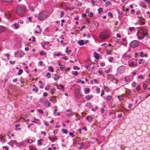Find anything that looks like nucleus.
<instances>
[{
	"mask_svg": "<svg viewBox=\"0 0 150 150\" xmlns=\"http://www.w3.org/2000/svg\"><path fill=\"white\" fill-rule=\"evenodd\" d=\"M147 31L148 30L145 28L140 27V30H138L136 34L138 39L140 40H142L145 36H148Z\"/></svg>",
	"mask_w": 150,
	"mask_h": 150,
	"instance_id": "1",
	"label": "nucleus"
},
{
	"mask_svg": "<svg viewBox=\"0 0 150 150\" xmlns=\"http://www.w3.org/2000/svg\"><path fill=\"white\" fill-rule=\"evenodd\" d=\"M26 8L24 5H18L17 6L16 13L21 17L24 16L25 12L26 11Z\"/></svg>",
	"mask_w": 150,
	"mask_h": 150,
	"instance_id": "2",
	"label": "nucleus"
},
{
	"mask_svg": "<svg viewBox=\"0 0 150 150\" xmlns=\"http://www.w3.org/2000/svg\"><path fill=\"white\" fill-rule=\"evenodd\" d=\"M47 17L48 15L47 12L46 11H42L39 14L38 18L39 20L43 21Z\"/></svg>",
	"mask_w": 150,
	"mask_h": 150,
	"instance_id": "3",
	"label": "nucleus"
},
{
	"mask_svg": "<svg viewBox=\"0 0 150 150\" xmlns=\"http://www.w3.org/2000/svg\"><path fill=\"white\" fill-rule=\"evenodd\" d=\"M109 31L106 30H104L100 33L99 37L103 39H105L109 37Z\"/></svg>",
	"mask_w": 150,
	"mask_h": 150,
	"instance_id": "4",
	"label": "nucleus"
},
{
	"mask_svg": "<svg viewBox=\"0 0 150 150\" xmlns=\"http://www.w3.org/2000/svg\"><path fill=\"white\" fill-rule=\"evenodd\" d=\"M139 45V42L137 40H134L132 41L129 44L130 46L132 48H136Z\"/></svg>",
	"mask_w": 150,
	"mask_h": 150,
	"instance_id": "5",
	"label": "nucleus"
},
{
	"mask_svg": "<svg viewBox=\"0 0 150 150\" xmlns=\"http://www.w3.org/2000/svg\"><path fill=\"white\" fill-rule=\"evenodd\" d=\"M126 68L124 66H121L119 67L117 70V72L118 73H123L125 70Z\"/></svg>",
	"mask_w": 150,
	"mask_h": 150,
	"instance_id": "6",
	"label": "nucleus"
},
{
	"mask_svg": "<svg viewBox=\"0 0 150 150\" xmlns=\"http://www.w3.org/2000/svg\"><path fill=\"white\" fill-rule=\"evenodd\" d=\"M16 54L17 55L18 57L21 58L24 55V54L23 52L21 50H19L15 52L14 55Z\"/></svg>",
	"mask_w": 150,
	"mask_h": 150,
	"instance_id": "7",
	"label": "nucleus"
},
{
	"mask_svg": "<svg viewBox=\"0 0 150 150\" xmlns=\"http://www.w3.org/2000/svg\"><path fill=\"white\" fill-rule=\"evenodd\" d=\"M56 97L53 96L50 97V101L52 103H55L56 102Z\"/></svg>",
	"mask_w": 150,
	"mask_h": 150,
	"instance_id": "8",
	"label": "nucleus"
},
{
	"mask_svg": "<svg viewBox=\"0 0 150 150\" xmlns=\"http://www.w3.org/2000/svg\"><path fill=\"white\" fill-rule=\"evenodd\" d=\"M93 119V117L92 115L87 116L86 117V120H88V122H91Z\"/></svg>",
	"mask_w": 150,
	"mask_h": 150,
	"instance_id": "9",
	"label": "nucleus"
},
{
	"mask_svg": "<svg viewBox=\"0 0 150 150\" xmlns=\"http://www.w3.org/2000/svg\"><path fill=\"white\" fill-rule=\"evenodd\" d=\"M139 20L140 21L139 24L140 25H143L144 24V19L142 17H139Z\"/></svg>",
	"mask_w": 150,
	"mask_h": 150,
	"instance_id": "10",
	"label": "nucleus"
},
{
	"mask_svg": "<svg viewBox=\"0 0 150 150\" xmlns=\"http://www.w3.org/2000/svg\"><path fill=\"white\" fill-rule=\"evenodd\" d=\"M6 29L5 27L1 26H0V34L4 32Z\"/></svg>",
	"mask_w": 150,
	"mask_h": 150,
	"instance_id": "11",
	"label": "nucleus"
},
{
	"mask_svg": "<svg viewBox=\"0 0 150 150\" xmlns=\"http://www.w3.org/2000/svg\"><path fill=\"white\" fill-rule=\"evenodd\" d=\"M49 139L52 142H54L55 140H57L58 139V137L57 136H55L53 137H48Z\"/></svg>",
	"mask_w": 150,
	"mask_h": 150,
	"instance_id": "12",
	"label": "nucleus"
},
{
	"mask_svg": "<svg viewBox=\"0 0 150 150\" xmlns=\"http://www.w3.org/2000/svg\"><path fill=\"white\" fill-rule=\"evenodd\" d=\"M140 57H147L148 56V55L146 54H144L143 52H141L140 53Z\"/></svg>",
	"mask_w": 150,
	"mask_h": 150,
	"instance_id": "13",
	"label": "nucleus"
},
{
	"mask_svg": "<svg viewBox=\"0 0 150 150\" xmlns=\"http://www.w3.org/2000/svg\"><path fill=\"white\" fill-rule=\"evenodd\" d=\"M88 67L89 69V71H90L91 70H93L94 69V67L93 66H91V64H90L88 65Z\"/></svg>",
	"mask_w": 150,
	"mask_h": 150,
	"instance_id": "14",
	"label": "nucleus"
},
{
	"mask_svg": "<svg viewBox=\"0 0 150 150\" xmlns=\"http://www.w3.org/2000/svg\"><path fill=\"white\" fill-rule=\"evenodd\" d=\"M112 81L113 83H115L117 84L119 81V80L115 78L114 77H113L112 79Z\"/></svg>",
	"mask_w": 150,
	"mask_h": 150,
	"instance_id": "15",
	"label": "nucleus"
},
{
	"mask_svg": "<svg viewBox=\"0 0 150 150\" xmlns=\"http://www.w3.org/2000/svg\"><path fill=\"white\" fill-rule=\"evenodd\" d=\"M94 55L95 58L96 59H99V54L96 53V52H95L94 53Z\"/></svg>",
	"mask_w": 150,
	"mask_h": 150,
	"instance_id": "16",
	"label": "nucleus"
},
{
	"mask_svg": "<svg viewBox=\"0 0 150 150\" xmlns=\"http://www.w3.org/2000/svg\"><path fill=\"white\" fill-rule=\"evenodd\" d=\"M118 98L119 101L120 102H121L124 99V97L122 95L119 96H118Z\"/></svg>",
	"mask_w": 150,
	"mask_h": 150,
	"instance_id": "17",
	"label": "nucleus"
},
{
	"mask_svg": "<svg viewBox=\"0 0 150 150\" xmlns=\"http://www.w3.org/2000/svg\"><path fill=\"white\" fill-rule=\"evenodd\" d=\"M13 25L14 28L16 29H18L19 28V25L18 23H15L13 24Z\"/></svg>",
	"mask_w": 150,
	"mask_h": 150,
	"instance_id": "18",
	"label": "nucleus"
},
{
	"mask_svg": "<svg viewBox=\"0 0 150 150\" xmlns=\"http://www.w3.org/2000/svg\"><path fill=\"white\" fill-rule=\"evenodd\" d=\"M68 48L67 47L66 48V50L65 52L67 53L68 54H69L71 52V50H68Z\"/></svg>",
	"mask_w": 150,
	"mask_h": 150,
	"instance_id": "19",
	"label": "nucleus"
},
{
	"mask_svg": "<svg viewBox=\"0 0 150 150\" xmlns=\"http://www.w3.org/2000/svg\"><path fill=\"white\" fill-rule=\"evenodd\" d=\"M47 104V107H50L51 105V103L50 102H49L47 100H46V101H45V106H46V104Z\"/></svg>",
	"mask_w": 150,
	"mask_h": 150,
	"instance_id": "20",
	"label": "nucleus"
},
{
	"mask_svg": "<svg viewBox=\"0 0 150 150\" xmlns=\"http://www.w3.org/2000/svg\"><path fill=\"white\" fill-rule=\"evenodd\" d=\"M78 44L81 46L83 45L84 44V41L83 40H81L80 41H79L78 42Z\"/></svg>",
	"mask_w": 150,
	"mask_h": 150,
	"instance_id": "21",
	"label": "nucleus"
},
{
	"mask_svg": "<svg viewBox=\"0 0 150 150\" xmlns=\"http://www.w3.org/2000/svg\"><path fill=\"white\" fill-rule=\"evenodd\" d=\"M46 100L47 99L44 98H42L40 99V101L42 103H45V101H46Z\"/></svg>",
	"mask_w": 150,
	"mask_h": 150,
	"instance_id": "22",
	"label": "nucleus"
},
{
	"mask_svg": "<svg viewBox=\"0 0 150 150\" xmlns=\"http://www.w3.org/2000/svg\"><path fill=\"white\" fill-rule=\"evenodd\" d=\"M39 54L40 55H46V53L44 51H41L40 53Z\"/></svg>",
	"mask_w": 150,
	"mask_h": 150,
	"instance_id": "23",
	"label": "nucleus"
},
{
	"mask_svg": "<svg viewBox=\"0 0 150 150\" xmlns=\"http://www.w3.org/2000/svg\"><path fill=\"white\" fill-rule=\"evenodd\" d=\"M55 76L56 77L54 78V79L56 81L58 79L60 78V76L59 75H57L56 74H55Z\"/></svg>",
	"mask_w": 150,
	"mask_h": 150,
	"instance_id": "24",
	"label": "nucleus"
},
{
	"mask_svg": "<svg viewBox=\"0 0 150 150\" xmlns=\"http://www.w3.org/2000/svg\"><path fill=\"white\" fill-rule=\"evenodd\" d=\"M43 45H47V46H51V44L50 45V43L48 42H43Z\"/></svg>",
	"mask_w": 150,
	"mask_h": 150,
	"instance_id": "25",
	"label": "nucleus"
},
{
	"mask_svg": "<svg viewBox=\"0 0 150 150\" xmlns=\"http://www.w3.org/2000/svg\"><path fill=\"white\" fill-rule=\"evenodd\" d=\"M125 93L127 95L129 96L131 93V91L127 89Z\"/></svg>",
	"mask_w": 150,
	"mask_h": 150,
	"instance_id": "26",
	"label": "nucleus"
},
{
	"mask_svg": "<svg viewBox=\"0 0 150 150\" xmlns=\"http://www.w3.org/2000/svg\"><path fill=\"white\" fill-rule=\"evenodd\" d=\"M86 106L88 107L89 109L91 108L92 107V105L90 103H87L86 104Z\"/></svg>",
	"mask_w": 150,
	"mask_h": 150,
	"instance_id": "27",
	"label": "nucleus"
},
{
	"mask_svg": "<svg viewBox=\"0 0 150 150\" xmlns=\"http://www.w3.org/2000/svg\"><path fill=\"white\" fill-rule=\"evenodd\" d=\"M5 15L6 16V17L8 19H9L11 17V14L8 13H5Z\"/></svg>",
	"mask_w": 150,
	"mask_h": 150,
	"instance_id": "28",
	"label": "nucleus"
},
{
	"mask_svg": "<svg viewBox=\"0 0 150 150\" xmlns=\"http://www.w3.org/2000/svg\"><path fill=\"white\" fill-rule=\"evenodd\" d=\"M48 70L49 71H51L52 72H54V70L52 67L50 66L48 67Z\"/></svg>",
	"mask_w": 150,
	"mask_h": 150,
	"instance_id": "29",
	"label": "nucleus"
},
{
	"mask_svg": "<svg viewBox=\"0 0 150 150\" xmlns=\"http://www.w3.org/2000/svg\"><path fill=\"white\" fill-rule=\"evenodd\" d=\"M42 141V140L41 139H40L38 141V142L37 143V145L39 146H41L42 145V143H41V142Z\"/></svg>",
	"mask_w": 150,
	"mask_h": 150,
	"instance_id": "30",
	"label": "nucleus"
},
{
	"mask_svg": "<svg viewBox=\"0 0 150 150\" xmlns=\"http://www.w3.org/2000/svg\"><path fill=\"white\" fill-rule=\"evenodd\" d=\"M0 140L1 142H4L5 141V139L4 138V137L1 135H0Z\"/></svg>",
	"mask_w": 150,
	"mask_h": 150,
	"instance_id": "31",
	"label": "nucleus"
},
{
	"mask_svg": "<svg viewBox=\"0 0 150 150\" xmlns=\"http://www.w3.org/2000/svg\"><path fill=\"white\" fill-rule=\"evenodd\" d=\"M111 96L108 95L107 96L106 99L108 101H110L111 100Z\"/></svg>",
	"mask_w": 150,
	"mask_h": 150,
	"instance_id": "32",
	"label": "nucleus"
},
{
	"mask_svg": "<svg viewBox=\"0 0 150 150\" xmlns=\"http://www.w3.org/2000/svg\"><path fill=\"white\" fill-rule=\"evenodd\" d=\"M112 5L111 3L109 1H107L106 2V7L110 5Z\"/></svg>",
	"mask_w": 150,
	"mask_h": 150,
	"instance_id": "33",
	"label": "nucleus"
},
{
	"mask_svg": "<svg viewBox=\"0 0 150 150\" xmlns=\"http://www.w3.org/2000/svg\"><path fill=\"white\" fill-rule=\"evenodd\" d=\"M62 132L67 134L68 133V130L66 129H62Z\"/></svg>",
	"mask_w": 150,
	"mask_h": 150,
	"instance_id": "34",
	"label": "nucleus"
},
{
	"mask_svg": "<svg viewBox=\"0 0 150 150\" xmlns=\"http://www.w3.org/2000/svg\"><path fill=\"white\" fill-rule=\"evenodd\" d=\"M10 143L11 144H17L16 140H13V141H10Z\"/></svg>",
	"mask_w": 150,
	"mask_h": 150,
	"instance_id": "35",
	"label": "nucleus"
},
{
	"mask_svg": "<svg viewBox=\"0 0 150 150\" xmlns=\"http://www.w3.org/2000/svg\"><path fill=\"white\" fill-rule=\"evenodd\" d=\"M143 89L144 90L146 89L147 88V85L146 83H144L143 85Z\"/></svg>",
	"mask_w": 150,
	"mask_h": 150,
	"instance_id": "36",
	"label": "nucleus"
},
{
	"mask_svg": "<svg viewBox=\"0 0 150 150\" xmlns=\"http://www.w3.org/2000/svg\"><path fill=\"white\" fill-rule=\"evenodd\" d=\"M33 141L32 139H29L26 140V142L27 143H29L30 144L33 142Z\"/></svg>",
	"mask_w": 150,
	"mask_h": 150,
	"instance_id": "37",
	"label": "nucleus"
},
{
	"mask_svg": "<svg viewBox=\"0 0 150 150\" xmlns=\"http://www.w3.org/2000/svg\"><path fill=\"white\" fill-rule=\"evenodd\" d=\"M112 52V51L111 50H106V53L108 54H111Z\"/></svg>",
	"mask_w": 150,
	"mask_h": 150,
	"instance_id": "38",
	"label": "nucleus"
},
{
	"mask_svg": "<svg viewBox=\"0 0 150 150\" xmlns=\"http://www.w3.org/2000/svg\"><path fill=\"white\" fill-rule=\"evenodd\" d=\"M29 150H38L36 148H34L32 146H29Z\"/></svg>",
	"mask_w": 150,
	"mask_h": 150,
	"instance_id": "39",
	"label": "nucleus"
},
{
	"mask_svg": "<svg viewBox=\"0 0 150 150\" xmlns=\"http://www.w3.org/2000/svg\"><path fill=\"white\" fill-rule=\"evenodd\" d=\"M46 77H47L48 78H50L51 76L49 72H47L46 75Z\"/></svg>",
	"mask_w": 150,
	"mask_h": 150,
	"instance_id": "40",
	"label": "nucleus"
},
{
	"mask_svg": "<svg viewBox=\"0 0 150 150\" xmlns=\"http://www.w3.org/2000/svg\"><path fill=\"white\" fill-rule=\"evenodd\" d=\"M131 64L130 63L129 64V66L130 67H134V63L133 62H131Z\"/></svg>",
	"mask_w": 150,
	"mask_h": 150,
	"instance_id": "41",
	"label": "nucleus"
},
{
	"mask_svg": "<svg viewBox=\"0 0 150 150\" xmlns=\"http://www.w3.org/2000/svg\"><path fill=\"white\" fill-rule=\"evenodd\" d=\"M20 125L19 124L17 125H15L16 129H15L16 130H17L18 129H21V128H18V127H19Z\"/></svg>",
	"mask_w": 150,
	"mask_h": 150,
	"instance_id": "42",
	"label": "nucleus"
},
{
	"mask_svg": "<svg viewBox=\"0 0 150 150\" xmlns=\"http://www.w3.org/2000/svg\"><path fill=\"white\" fill-rule=\"evenodd\" d=\"M129 30L131 32H132L135 30V28L134 27H129Z\"/></svg>",
	"mask_w": 150,
	"mask_h": 150,
	"instance_id": "43",
	"label": "nucleus"
},
{
	"mask_svg": "<svg viewBox=\"0 0 150 150\" xmlns=\"http://www.w3.org/2000/svg\"><path fill=\"white\" fill-rule=\"evenodd\" d=\"M23 72V70L21 69H20L19 70L18 72V75H20L21 74L22 72Z\"/></svg>",
	"mask_w": 150,
	"mask_h": 150,
	"instance_id": "44",
	"label": "nucleus"
},
{
	"mask_svg": "<svg viewBox=\"0 0 150 150\" xmlns=\"http://www.w3.org/2000/svg\"><path fill=\"white\" fill-rule=\"evenodd\" d=\"M37 111H38L40 113H41L42 114H43V111L42 109H38L37 110Z\"/></svg>",
	"mask_w": 150,
	"mask_h": 150,
	"instance_id": "45",
	"label": "nucleus"
},
{
	"mask_svg": "<svg viewBox=\"0 0 150 150\" xmlns=\"http://www.w3.org/2000/svg\"><path fill=\"white\" fill-rule=\"evenodd\" d=\"M72 73L73 74H74L76 76L77 75L79 74L78 72L76 71H74V73L72 72Z\"/></svg>",
	"mask_w": 150,
	"mask_h": 150,
	"instance_id": "46",
	"label": "nucleus"
},
{
	"mask_svg": "<svg viewBox=\"0 0 150 150\" xmlns=\"http://www.w3.org/2000/svg\"><path fill=\"white\" fill-rule=\"evenodd\" d=\"M98 12L99 13H100V12H103V9L102 8H100L98 9Z\"/></svg>",
	"mask_w": 150,
	"mask_h": 150,
	"instance_id": "47",
	"label": "nucleus"
},
{
	"mask_svg": "<svg viewBox=\"0 0 150 150\" xmlns=\"http://www.w3.org/2000/svg\"><path fill=\"white\" fill-rule=\"evenodd\" d=\"M93 13L92 12H91L88 14V16L90 17H93Z\"/></svg>",
	"mask_w": 150,
	"mask_h": 150,
	"instance_id": "48",
	"label": "nucleus"
},
{
	"mask_svg": "<svg viewBox=\"0 0 150 150\" xmlns=\"http://www.w3.org/2000/svg\"><path fill=\"white\" fill-rule=\"evenodd\" d=\"M85 91L87 93H88L90 92V89L88 88H86L85 90Z\"/></svg>",
	"mask_w": 150,
	"mask_h": 150,
	"instance_id": "49",
	"label": "nucleus"
},
{
	"mask_svg": "<svg viewBox=\"0 0 150 150\" xmlns=\"http://www.w3.org/2000/svg\"><path fill=\"white\" fill-rule=\"evenodd\" d=\"M113 59V57H110L109 58V60L110 62H112Z\"/></svg>",
	"mask_w": 150,
	"mask_h": 150,
	"instance_id": "50",
	"label": "nucleus"
},
{
	"mask_svg": "<svg viewBox=\"0 0 150 150\" xmlns=\"http://www.w3.org/2000/svg\"><path fill=\"white\" fill-rule=\"evenodd\" d=\"M141 89V87L139 85H138L136 88V89L137 91H139Z\"/></svg>",
	"mask_w": 150,
	"mask_h": 150,
	"instance_id": "51",
	"label": "nucleus"
},
{
	"mask_svg": "<svg viewBox=\"0 0 150 150\" xmlns=\"http://www.w3.org/2000/svg\"><path fill=\"white\" fill-rule=\"evenodd\" d=\"M124 108V109H123L122 108H120L118 110H117V111L118 112L119 111H121L122 112H124V110H125V108Z\"/></svg>",
	"mask_w": 150,
	"mask_h": 150,
	"instance_id": "52",
	"label": "nucleus"
},
{
	"mask_svg": "<svg viewBox=\"0 0 150 150\" xmlns=\"http://www.w3.org/2000/svg\"><path fill=\"white\" fill-rule=\"evenodd\" d=\"M73 68L74 69V70H76V69L79 70L80 69V68L76 66H75Z\"/></svg>",
	"mask_w": 150,
	"mask_h": 150,
	"instance_id": "53",
	"label": "nucleus"
},
{
	"mask_svg": "<svg viewBox=\"0 0 150 150\" xmlns=\"http://www.w3.org/2000/svg\"><path fill=\"white\" fill-rule=\"evenodd\" d=\"M85 98L87 100H89L91 99L89 97V95L86 96L85 97Z\"/></svg>",
	"mask_w": 150,
	"mask_h": 150,
	"instance_id": "54",
	"label": "nucleus"
},
{
	"mask_svg": "<svg viewBox=\"0 0 150 150\" xmlns=\"http://www.w3.org/2000/svg\"><path fill=\"white\" fill-rule=\"evenodd\" d=\"M55 90V88H54V90H53V89H51V90H50V91H51V94H52V95H53L54 93V91Z\"/></svg>",
	"mask_w": 150,
	"mask_h": 150,
	"instance_id": "55",
	"label": "nucleus"
},
{
	"mask_svg": "<svg viewBox=\"0 0 150 150\" xmlns=\"http://www.w3.org/2000/svg\"><path fill=\"white\" fill-rule=\"evenodd\" d=\"M41 30H42L40 28V30L39 31H38L37 30H35V33H40L41 32Z\"/></svg>",
	"mask_w": 150,
	"mask_h": 150,
	"instance_id": "56",
	"label": "nucleus"
},
{
	"mask_svg": "<svg viewBox=\"0 0 150 150\" xmlns=\"http://www.w3.org/2000/svg\"><path fill=\"white\" fill-rule=\"evenodd\" d=\"M141 13V12L139 10H138L135 13V14L137 15H139Z\"/></svg>",
	"mask_w": 150,
	"mask_h": 150,
	"instance_id": "57",
	"label": "nucleus"
},
{
	"mask_svg": "<svg viewBox=\"0 0 150 150\" xmlns=\"http://www.w3.org/2000/svg\"><path fill=\"white\" fill-rule=\"evenodd\" d=\"M32 90L33 91H35V92L36 93L37 92V91H38V88L37 87H35V88H33L32 89Z\"/></svg>",
	"mask_w": 150,
	"mask_h": 150,
	"instance_id": "58",
	"label": "nucleus"
},
{
	"mask_svg": "<svg viewBox=\"0 0 150 150\" xmlns=\"http://www.w3.org/2000/svg\"><path fill=\"white\" fill-rule=\"evenodd\" d=\"M110 69H109L107 70H105V72L106 73L109 74L110 72Z\"/></svg>",
	"mask_w": 150,
	"mask_h": 150,
	"instance_id": "59",
	"label": "nucleus"
},
{
	"mask_svg": "<svg viewBox=\"0 0 150 150\" xmlns=\"http://www.w3.org/2000/svg\"><path fill=\"white\" fill-rule=\"evenodd\" d=\"M41 134H43L44 136H46V133L45 131H42L41 132Z\"/></svg>",
	"mask_w": 150,
	"mask_h": 150,
	"instance_id": "60",
	"label": "nucleus"
},
{
	"mask_svg": "<svg viewBox=\"0 0 150 150\" xmlns=\"http://www.w3.org/2000/svg\"><path fill=\"white\" fill-rule=\"evenodd\" d=\"M69 135L70 136H71V137H75L74 134L73 133H72V132H70L69 133Z\"/></svg>",
	"mask_w": 150,
	"mask_h": 150,
	"instance_id": "61",
	"label": "nucleus"
},
{
	"mask_svg": "<svg viewBox=\"0 0 150 150\" xmlns=\"http://www.w3.org/2000/svg\"><path fill=\"white\" fill-rule=\"evenodd\" d=\"M143 61V59H140L138 60L139 62V64H141V63H142V61Z\"/></svg>",
	"mask_w": 150,
	"mask_h": 150,
	"instance_id": "62",
	"label": "nucleus"
},
{
	"mask_svg": "<svg viewBox=\"0 0 150 150\" xmlns=\"http://www.w3.org/2000/svg\"><path fill=\"white\" fill-rule=\"evenodd\" d=\"M97 93H99L100 92V89L99 88H97L96 89Z\"/></svg>",
	"mask_w": 150,
	"mask_h": 150,
	"instance_id": "63",
	"label": "nucleus"
},
{
	"mask_svg": "<svg viewBox=\"0 0 150 150\" xmlns=\"http://www.w3.org/2000/svg\"><path fill=\"white\" fill-rule=\"evenodd\" d=\"M50 87V86H49V85H47L46 86V87L45 88V89L46 90H48L49 89Z\"/></svg>",
	"mask_w": 150,
	"mask_h": 150,
	"instance_id": "64",
	"label": "nucleus"
}]
</instances>
